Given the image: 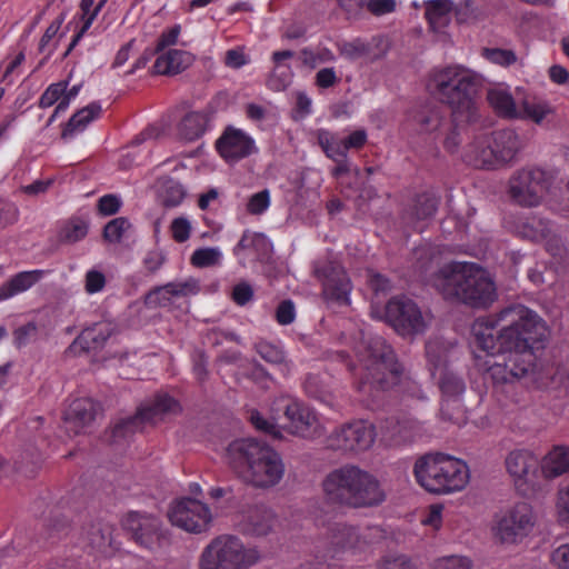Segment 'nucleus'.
Listing matches in <instances>:
<instances>
[{
    "label": "nucleus",
    "mask_w": 569,
    "mask_h": 569,
    "mask_svg": "<svg viewBox=\"0 0 569 569\" xmlns=\"http://www.w3.org/2000/svg\"><path fill=\"white\" fill-rule=\"evenodd\" d=\"M520 233L523 238L538 242L548 238L550 229L543 221L533 220L531 222H525L521 226Z\"/></svg>",
    "instance_id": "nucleus-46"
},
{
    "label": "nucleus",
    "mask_w": 569,
    "mask_h": 569,
    "mask_svg": "<svg viewBox=\"0 0 569 569\" xmlns=\"http://www.w3.org/2000/svg\"><path fill=\"white\" fill-rule=\"evenodd\" d=\"M199 286L196 280L186 282H169L164 286H158L151 289L143 299L148 308L166 307L171 303V297H184L189 293H197Z\"/></svg>",
    "instance_id": "nucleus-22"
},
{
    "label": "nucleus",
    "mask_w": 569,
    "mask_h": 569,
    "mask_svg": "<svg viewBox=\"0 0 569 569\" xmlns=\"http://www.w3.org/2000/svg\"><path fill=\"white\" fill-rule=\"evenodd\" d=\"M438 386L442 395L440 408L441 417L453 423L465 421V407L460 402V397L466 391L463 378L451 368L442 369L437 377Z\"/></svg>",
    "instance_id": "nucleus-14"
},
{
    "label": "nucleus",
    "mask_w": 569,
    "mask_h": 569,
    "mask_svg": "<svg viewBox=\"0 0 569 569\" xmlns=\"http://www.w3.org/2000/svg\"><path fill=\"white\" fill-rule=\"evenodd\" d=\"M71 525L70 521L60 512L51 513L44 526V533L48 540H59L68 536Z\"/></svg>",
    "instance_id": "nucleus-40"
},
{
    "label": "nucleus",
    "mask_w": 569,
    "mask_h": 569,
    "mask_svg": "<svg viewBox=\"0 0 569 569\" xmlns=\"http://www.w3.org/2000/svg\"><path fill=\"white\" fill-rule=\"evenodd\" d=\"M107 1L108 0H100L98 2V4L94 7V9L91 11V13L87 17L86 21H83V26L81 27V29L73 37V39H72L71 43L69 44L67 51L64 52L63 57H67L73 50V48L77 46L79 40L84 34V32L90 28L92 21L94 20V18L97 17V14L102 9V7L106 4Z\"/></svg>",
    "instance_id": "nucleus-53"
},
{
    "label": "nucleus",
    "mask_w": 569,
    "mask_h": 569,
    "mask_svg": "<svg viewBox=\"0 0 569 569\" xmlns=\"http://www.w3.org/2000/svg\"><path fill=\"white\" fill-rule=\"evenodd\" d=\"M101 113V106L98 102H91L87 107L78 110L66 123L61 132V138L66 139L76 131L83 130L92 120Z\"/></svg>",
    "instance_id": "nucleus-31"
},
{
    "label": "nucleus",
    "mask_w": 569,
    "mask_h": 569,
    "mask_svg": "<svg viewBox=\"0 0 569 569\" xmlns=\"http://www.w3.org/2000/svg\"><path fill=\"white\" fill-rule=\"evenodd\" d=\"M43 271H22L13 276L9 281L0 287V300L8 299L17 293L26 291L38 282Z\"/></svg>",
    "instance_id": "nucleus-30"
},
{
    "label": "nucleus",
    "mask_w": 569,
    "mask_h": 569,
    "mask_svg": "<svg viewBox=\"0 0 569 569\" xmlns=\"http://www.w3.org/2000/svg\"><path fill=\"white\" fill-rule=\"evenodd\" d=\"M216 147L226 160H239L251 153L253 141L241 130L229 128L217 140Z\"/></svg>",
    "instance_id": "nucleus-23"
},
{
    "label": "nucleus",
    "mask_w": 569,
    "mask_h": 569,
    "mask_svg": "<svg viewBox=\"0 0 569 569\" xmlns=\"http://www.w3.org/2000/svg\"><path fill=\"white\" fill-rule=\"evenodd\" d=\"M552 177L542 169H522L509 181V194L522 207H535L547 193Z\"/></svg>",
    "instance_id": "nucleus-10"
},
{
    "label": "nucleus",
    "mask_w": 569,
    "mask_h": 569,
    "mask_svg": "<svg viewBox=\"0 0 569 569\" xmlns=\"http://www.w3.org/2000/svg\"><path fill=\"white\" fill-rule=\"evenodd\" d=\"M368 11L373 16H383L396 10V0H369L365 1Z\"/></svg>",
    "instance_id": "nucleus-58"
},
{
    "label": "nucleus",
    "mask_w": 569,
    "mask_h": 569,
    "mask_svg": "<svg viewBox=\"0 0 569 569\" xmlns=\"http://www.w3.org/2000/svg\"><path fill=\"white\" fill-rule=\"evenodd\" d=\"M376 429L370 422L358 420L343 425L328 438V447L345 452L368 450L375 442Z\"/></svg>",
    "instance_id": "nucleus-16"
},
{
    "label": "nucleus",
    "mask_w": 569,
    "mask_h": 569,
    "mask_svg": "<svg viewBox=\"0 0 569 569\" xmlns=\"http://www.w3.org/2000/svg\"><path fill=\"white\" fill-rule=\"evenodd\" d=\"M181 411L179 401L167 392H157L138 409L143 423L150 425H157Z\"/></svg>",
    "instance_id": "nucleus-21"
},
{
    "label": "nucleus",
    "mask_w": 569,
    "mask_h": 569,
    "mask_svg": "<svg viewBox=\"0 0 569 569\" xmlns=\"http://www.w3.org/2000/svg\"><path fill=\"white\" fill-rule=\"evenodd\" d=\"M313 274L321 282L322 295L327 301L349 305L351 282L341 264L333 261L316 263Z\"/></svg>",
    "instance_id": "nucleus-17"
},
{
    "label": "nucleus",
    "mask_w": 569,
    "mask_h": 569,
    "mask_svg": "<svg viewBox=\"0 0 569 569\" xmlns=\"http://www.w3.org/2000/svg\"><path fill=\"white\" fill-rule=\"evenodd\" d=\"M472 562L466 557H447L437 561L435 569H471Z\"/></svg>",
    "instance_id": "nucleus-59"
},
{
    "label": "nucleus",
    "mask_w": 569,
    "mask_h": 569,
    "mask_svg": "<svg viewBox=\"0 0 569 569\" xmlns=\"http://www.w3.org/2000/svg\"><path fill=\"white\" fill-rule=\"evenodd\" d=\"M483 56L495 63L501 66H510L516 62L517 57L512 50L500 49V48H485Z\"/></svg>",
    "instance_id": "nucleus-49"
},
{
    "label": "nucleus",
    "mask_w": 569,
    "mask_h": 569,
    "mask_svg": "<svg viewBox=\"0 0 569 569\" xmlns=\"http://www.w3.org/2000/svg\"><path fill=\"white\" fill-rule=\"evenodd\" d=\"M124 527L140 546L149 550L167 548L171 545V535L162 527L160 519L152 515L131 511L124 520Z\"/></svg>",
    "instance_id": "nucleus-11"
},
{
    "label": "nucleus",
    "mask_w": 569,
    "mask_h": 569,
    "mask_svg": "<svg viewBox=\"0 0 569 569\" xmlns=\"http://www.w3.org/2000/svg\"><path fill=\"white\" fill-rule=\"evenodd\" d=\"M569 471V447H556L545 466L548 477H558Z\"/></svg>",
    "instance_id": "nucleus-37"
},
{
    "label": "nucleus",
    "mask_w": 569,
    "mask_h": 569,
    "mask_svg": "<svg viewBox=\"0 0 569 569\" xmlns=\"http://www.w3.org/2000/svg\"><path fill=\"white\" fill-rule=\"evenodd\" d=\"M224 459L239 479L258 489L277 486L284 475L281 456L256 439L233 440L226 448Z\"/></svg>",
    "instance_id": "nucleus-4"
},
{
    "label": "nucleus",
    "mask_w": 569,
    "mask_h": 569,
    "mask_svg": "<svg viewBox=\"0 0 569 569\" xmlns=\"http://www.w3.org/2000/svg\"><path fill=\"white\" fill-rule=\"evenodd\" d=\"M366 371V376L359 386L360 390L366 385L376 389L388 390L398 385L402 367L398 362L391 346L382 339H375L368 346Z\"/></svg>",
    "instance_id": "nucleus-8"
},
{
    "label": "nucleus",
    "mask_w": 569,
    "mask_h": 569,
    "mask_svg": "<svg viewBox=\"0 0 569 569\" xmlns=\"http://www.w3.org/2000/svg\"><path fill=\"white\" fill-rule=\"evenodd\" d=\"M274 521V513L270 509L256 506L249 510L242 521L241 530L248 536L263 537L272 530Z\"/></svg>",
    "instance_id": "nucleus-26"
},
{
    "label": "nucleus",
    "mask_w": 569,
    "mask_h": 569,
    "mask_svg": "<svg viewBox=\"0 0 569 569\" xmlns=\"http://www.w3.org/2000/svg\"><path fill=\"white\" fill-rule=\"evenodd\" d=\"M443 108L433 101L415 104L408 112V121L418 133H435L445 123Z\"/></svg>",
    "instance_id": "nucleus-20"
},
{
    "label": "nucleus",
    "mask_w": 569,
    "mask_h": 569,
    "mask_svg": "<svg viewBox=\"0 0 569 569\" xmlns=\"http://www.w3.org/2000/svg\"><path fill=\"white\" fill-rule=\"evenodd\" d=\"M321 486L327 502L341 508H373L387 499L380 481L355 465L348 463L331 470Z\"/></svg>",
    "instance_id": "nucleus-5"
},
{
    "label": "nucleus",
    "mask_w": 569,
    "mask_h": 569,
    "mask_svg": "<svg viewBox=\"0 0 569 569\" xmlns=\"http://www.w3.org/2000/svg\"><path fill=\"white\" fill-rule=\"evenodd\" d=\"M256 350L260 355V357L267 362L274 366H279L281 368V371L288 370L286 356L280 348L269 342H259L256 346Z\"/></svg>",
    "instance_id": "nucleus-42"
},
{
    "label": "nucleus",
    "mask_w": 569,
    "mask_h": 569,
    "mask_svg": "<svg viewBox=\"0 0 569 569\" xmlns=\"http://www.w3.org/2000/svg\"><path fill=\"white\" fill-rule=\"evenodd\" d=\"M38 335V327L36 322L30 321L26 325L17 328L13 331V342L18 349L22 348L27 343H29L31 340L36 339Z\"/></svg>",
    "instance_id": "nucleus-48"
},
{
    "label": "nucleus",
    "mask_w": 569,
    "mask_h": 569,
    "mask_svg": "<svg viewBox=\"0 0 569 569\" xmlns=\"http://www.w3.org/2000/svg\"><path fill=\"white\" fill-rule=\"evenodd\" d=\"M438 199L429 193L418 194L413 204L403 213V221L412 230L421 232L425 226L420 222L430 219L437 211Z\"/></svg>",
    "instance_id": "nucleus-25"
},
{
    "label": "nucleus",
    "mask_w": 569,
    "mask_h": 569,
    "mask_svg": "<svg viewBox=\"0 0 569 569\" xmlns=\"http://www.w3.org/2000/svg\"><path fill=\"white\" fill-rule=\"evenodd\" d=\"M518 113L520 118H526L537 124H541L549 116L555 113V110L548 102L532 98L522 101Z\"/></svg>",
    "instance_id": "nucleus-35"
},
{
    "label": "nucleus",
    "mask_w": 569,
    "mask_h": 569,
    "mask_svg": "<svg viewBox=\"0 0 569 569\" xmlns=\"http://www.w3.org/2000/svg\"><path fill=\"white\" fill-rule=\"evenodd\" d=\"M192 61L190 53L171 49L156 59L154 72L158 74H177L184 70Z\"/></svg>",
    "instance_id": "nucleus-27"
},
{
    "label": "nucleus",
    "mask_w": 569,
    "mask_h": 569,
    "mask_svg": "<svg viewBox=\"0 0 569 569\" xmlns=\"http://www.w3.org/2000/svg\"><path fill=\"white\" fill-rule=\"evenodd\" d=\"M475 343L488 355L508 353L503 363L490 365L488 372L497 383H508L535 370L536 352L543 350L550 331L546 321L520 303L502 308L493 318L473 326Z\"/></svg>",
    "instance_id": "nucleus-1"
},
{
    "label": "nucleus",
    "mask_w": 569,
    "mask_h": 569,
    "mask_svg": "<svg viewBox=\"0 0 569 569\" xmlns=\"http://www.w3.org/2000/svg\"><path fill=\"white\" fill-rule=\"evenodd\" d=\"M220 251L216 248H200L191 256V264L197 268L214 266L220 260Z\"/></svg>",
    "instance_id": "nucleus-45"
},
{
    "label": "nucleus",
    "mask_w": 569,
    "mask_h": 569,
    "mask_svg": "<svg viewBox=\"0 0 569 569\" xmlns=\"http://www.w3.org/2000/svg\"><path fill=\"white\" fill-rule=\"evenodd\" d=\"M186 197L183 187L173 180H168L163 184V192L161 194V203L166 208L179 206Z\"/></svg>",
    "instance_id": "nucleus-43"
},
{
    "label": "nucleus",
    "mask_w": 569,
    "mask_h": 569,
    "mask_svg": "<svg viewBox=\"0 0 569 569\" xmlns=\"http://www.w3.org/2000/svg\"><path fill=\"white\" fill-rule=\"evenodd\" d=\"M86 539L92 549L103 551L111 545V527L100 522L92 523L87 530Z\"/></svg>",
    "instance_id": "nucleus-38"
},
{
    "label": "nucleus",
    "mask_w": 569,
    "mask_h": 569,
    "mask_svg": "<svg viewBox=\"0 0 569 569\" xmlns=\"http://www.w3.org/2000/svg\"><path fill=\"white\" fill-rule=\"evenodd\" d=\"M190 230H191L190 223L186 218H182V217L176 218L171 222L172 238L177 242L187 241L190 237Z\"/></svg>",
    "instance_id": "nucleus-60"
},
{
    "label": "nucleus",
    "mask_w": 569,
    "mask_h": 569,
    "mask_svg": "<svg viewBox=\"0 0 569 569\" xmlns=\"http://www.w3.org/2000/svg\"><path fill=\"white\" fill-rule=\"evenodd\" d=\"M508 472L516 479H526L538 469V460L525 450L512 451L506 459Z\"/></svg>",
    "instance_id": "nucleus-28"
},
{
    "label": "nucleus",
    "mask_w": 569,
    "mask_h": 569,
    "mask_svg": "<svg viewBox=\"0 0 569 569\" xmlns=\"http://www.w3.org/2000/svg\"><path fill=\"white\" fill-rule=\"evenodd\" d=\"M67 87V80L50 84L42 93L39 100V107L43 109L49 108L53 106L57 101H60L62 99V94L66 92Z\"/></svg>",
    "instance_id": "nucleus-47"
},
{
    "label": "nucleus",
    "mask_w": 569,
    "mask_h": 569,
    "mask_svg": "<svg viewBox=\"0 0 569 569\" xmlns=\"http://www.w3.org/2000/svg\"><path fill=\"white\" fill-rule=\"evenodd\" d=\"M284 419L282 428L291 435L313 439L322 433L316 413L302 403H288L284 408Z\"/></svg>",
    "instance_id": "nucleus-19"
},
{
    "label": "nucleus",
    "mask_w": 569,
    "mask_h": 569,
    "mask_svg": "<svg viewBox=\"0 0 569 569\" xmlns=\"http://www.w3.org/2000/svg\"><path fill=\"white\" fill-rule=\"evenodd\" d=\"M521 144L513 129H501L491 133L487 144L478 150L476 164L483 169L495 170L510 163Z\"/></svg>",
    "instance_id": "nucleus-9"
},
{
    "label": "nucleus",
    "mask_w": 569,
    "mask_h": 569,
    "mask_svg": "<svg viewBox=\"0 0 569 569\" xmlns=\"http://www.w3.org/2000/svg\"><path fill=\"white\" fill-rule=\"evenodd\" d=\"M340 54L349 60H356L370 54L371 47L361 39H355L338 46Z\"/></svg>",
    "instance_id": "nucleus-44"
},
{
    "label": "nucleus",
    "mask_w": 569,
    "mask_h": 569,
    "mask_svg": "<svg viewBox=\"0 0 569 569\" xmlns=\"http://www.w3.org/2000/svg\"><path fill=\"white\" fill-rule=\"evenodd\" d=\"M121 207V201L116 194H106L98 200L97 210L101 216H113Z\"/></svg>",
    "instance_id": "nucleus-52"
},
{
    "label": "nucleus",
    "mask_w": 569,
    "mask_h": 569,
    "mask_svg": "<svg viewBox=\"0 0 569 569\" xmlns=\"http://www.w3.org/2000/svg\"><path fill=\"white\" fill-rule=\"evenodd\" d=\"M533 526L535 515L531 506L519 502L498 518L495 533L502 543H516L527 537Z\"/></svg>",
    "instance_id": "nucleus-13"
},
{
    "label": "nucleus",
    "mask_w": 569,
    "mask_h": 569,
    "mask_svg": "<svg viewBox=\"0 0 569 569\" xmlns=\"http://www.w3.org/2000/svg\"><path fill=\"white\" fill-rule=\"evenodd\" d=\"M426 6V19L432 31H440L450 22V12L453 10L451 0H429Z\"/></svg>",
    "instance_id": "nucleus-29"
},
{
    "label": "nucleus",
    "mask_w": 569,
    "mask_h": 569,
    "mask_svg": "<svg viewBox=\"0 0 569 569\" xmlns=\"http://www.w3.org/2000/svg\"><path fill=\"white\" fill-rule=\"evenodd\" d=\"M413 473L418 483L435 495L462 490L469 480L467 465L441 452L420 457L415 463Z\"/></svg>",
    "instance_id": "nucleus-6"
},
{
    "label": "nucleus",
    "mask_w": 569,
    "mask_h": 569,
    "mask_svg": "<svg viewBox=\"0 0 569 569\" xmlns=\"http://www.w3.org/2000/svg\"><path fill=\"white\" fill-rule=\"evenodd\" d=\"M455 17L458 23H468L476 19L473 1L463 0L457 6L453 4Z\"/></svg>",
    "instance_id": "nucleus-56"
},
{
    "label": "nucleus",
    "mask_w": 569,
    "mask_h": 569,
    "mask_svg": "<svg viewBox=\"0 0 569 569\" xmlns=\"http://www.w3.org/2000/svg\"><path fill=\"white\" fill-rule=\"evenodd\" d=\"M261 559L256 548H246L242 541L232 535L213 538L202 550L199 569H249Z\"/></svg>",
    "instance_id": "nucleus-7"
},
{
    "label": "nucleus",
    "mask_w": 569,
    "mask_h": 569,
    "mask_svg": "<svg viewBox=\"0 0 569 569\" xmlns=\"http://www.w3.org/2000/svg\"><path fill=\"white\" fill-rule=\"evenodd\" d=\"M102 412L99 402L91 398L74 399L63 412V427L69 436L87 432L97 416Z\"/></svg>",
    "instance_id": "nucleus-18"
},
{
    "label": "nucleus",
    "mask_w": 569,
    "mask_h": 569,
    "mask_svg": "<svg viewBox=\"0 0 569 569\" xmlns=\"http://www.w3.org/2000/svg\"><path fill=\"white\" fill-rule=\"evenodd\" d=\"M143 425L144 423L138 411L134 416L120 420L111 429L112 441L117 442L119 440L127 439L128 437L134 435L137 431L142 430Z\"/></svg>",
    "instance_id": "nucleus-39"
},
{
    "label": "nucleus",
    "mask_w": 569,
    "mask_h": 569,
    "mask_svg": "<svg viewBox=\"0 0 569 569\" xmlns=\"http://www.w3.org/2000/svg\"><path fill=\"white\" fill-rule=\"evenodd\" d=\"M489 104L495 111L506 118H518L519 113L511 94L502 90H489L487 94Z\"/></svg>",
    "instance_id": "nucleus-36"
},
{
    "label": "nucleus",
    "mask_w": 569,
    "mask_h": 569,
    "mask_svg": "<svg viewBox=\"0 0 569 569\" xmlns=\"http://www.w3.org/2000/svg\"><path fill=\"white\" fill-rule=\"evenodd\" d=\"M332 531L335 533V543L341 548L352 545L356 539L355 528L350 526L337 523Z\"/></svg>",
    "instance_id": "nucleus-51"
},
{
    "label": "nucleus",
    "mask_w": 569,
    "mask_h": 569,
    "mask_svg": "<svg viewBox=\"0 0 569 569\" xmlns=\"http://www.w3.org/2000/svg\"><path fill=\"white\" fill-rule=\"evenodd\" d=\"M231 298L238 306H244L252 300L253 289L247 281H241L233 287Z\"/></svg>",
    "instance_id": "nucleus-55"
},
{
    "label": "nucleus",
    "mask_w": 569,
    "mask_h": 569,
    "mask_svg": "<svg viewBox=\"0 0 569 569\" xmlns=\"http://www.w3.org/2000/svg\"><path fill=\"white\" fill-rule=\"evenodd\" d=\"M131 228L130 221L126 217H118L103 227L102 238L110 243L121 242L123 233Z\"/></svg>",
    "instance_id": "nucleus-41"
},
{
    "label": "nucleus",
    "mask_w": 569,
    "mask_h": 569,
    "mask_svg": "<svg viewBox=\"0 0 569 569\" xmlns=\"http://www.w3.org/2000/svg\"><path fill=\"white\" fill-rule=\"evenodd\" d=\"M385 317L386 321L403 337L421 333L426 329L420 308L405 296L388 301Z\"/></svg>",
    "instance_id": "nucleus-12"
},
{
    "label": "nucleus",
    "mask_w": 569,
    "mask_h": 569,
    "mask_svg": "<svg viewBox=\"0 0 569 569\" xmlns=\"http://www.w3.org/2000/svg\"><path fill=\"white\" fill-rule=\"evenodd\" d=\"M551 562L557 569H569V545H562L551 553Z\"/></svg>",
    "instance_id": "nucleus-64"
},
{
    "label": "nucleus",
    "mask_w": 569,
    "mask_h": 569,
    "mask_svg": "<svg viewBox=\"0 0 569 569\" xmlns=\"http://www.w3.org/2000/svg\"><path fill=\"white\" fill-rule=\"evenodd\" d=\"M251 422L258 430L272 436L274 439L281 438V433L278 427L274 423L266 420L259 412L251 415Z\"/></svg>",
    "instance_id": "nucleus-62"
},
{
    "label": "nucleus",
    "mask_w": 569,
    "mask_h": 569,
    "mask_svg": "<svg viewBox=\"0 0 569 569\" xmlns=\"http://www.w3.org/2000/svg\"><path fill=\"white\" fill-rule=\"evenodd\" d=\"M170 522L188 532L201 533L207 531L212 521L209 507L193 498H182L169 510Z\"/></svg>",
    "instance_id": "nucleus-15"
},
{
    "label": "nucleus",
    "mask_w": 569,
    "mask_h": 569,
    "mask_svg": "<svg viewBox=\"0 0 569 569\" xmlns=\"http://www.w3.org/2000/svg\"><path fill=\"white\" fill-rule=\"evenodd\" d=\"M89 230V222L81 217L68 219L58 232V241L63 244H73L82 240Z\"/></svg>",
    "instance_id": "nucleus-34"
},
{
    "label": "nucleus",
    "mask_w": 569,
    "mask_h": 569,
    "mask_svg": "<svg viewBox=\"0 0 569 569\" xmlns=\"http://www.w3.org/2000/svg\"><path fill=\"white\" fill-rule=\"evenodd\" d=\"M428 283L445 300L475 309L488 308L497 299L492 279L476 263L452 261L430 274Z\"/></svg>",
    "instance_id": "nucleus-3"
},
{
    "label": "nucleus",
    "mask_w": 569,
    "mask_h": 569,
    "mask_svg": "<svg viewBox=\"0 0 569 569\" xmlns=\"http://www.w3.org/2000/svg\"><path fill=\"white\" fill-rule=\"evenodd\" d=\"M318 142L326 156L330 159H336L345 152V149H342L343 147L335 143L331 134L326 130H320L318 132Z\"/></svg>",
    "instance_id": "nucleus-50"
},
{
    "label": "nucleus",
    "mask_w": 569,
    "mask_h": 569,
    "mask_svg": "<svg viewBox=\"0 0 569 569\" xmlns=\"http://www.w3.org/2000/svg\"><path fill=\"white\" fill-rule=\"evenodd\" d=\"M106 284L104 274L97 270H90L86 274V290L89 293L99 292Z\"/></svg>",
    "instance_id": "nucleus-63"
},
{
    "label": "nucleus",
    "mask_w": 569,
    "mask_h": 569,
    "mask_svg": "<svg viewBox=\"0 0 569 569\" xmlns=\"http://www.w3.org/2000/svg\"><path fill=\"white\" fill-rule=\"evenodd\" d=\"M426 357L435 378L442 369L450 368L449 348L440 340H430L426 343Z\"/></svg>",
    "instance_id": "nucleus-33"
},
{
    "label": "nucleus",
    "mask_w": 569,
    "mask_h": 569,
    "mask_svg": "<svg viewBox=\"0 0 569 569\" xmlns=\"http://www.w3.org/2000/svg\"><path fill=\"white\" fill-rule=\"evenodd\" d=\"M113 329L108 323H94L81 331L70 346V350L77 352H97L101 350L107 340L112 336Z\"/></svg>",
    "instance_id": "nucleus-24"
},
{
    "label": "nucleus",
    "mask_w": 569,
    "mask_h": 569,
    "mask_svg": "<svg viewBox=\"0 0 569 569\" xmlns=\"http://www.w3.org/2000/svg\"><path fill=\"white\" fill-rule=\"evenodd\" d=\"M432 81L440 101L451 109V126L442 144L448 152L455 153L462 142V131L478 120L475 97L480 82L475 74L453 68L439 71Z\"/></svg>",
    "instance_id": "nucleus-2"
},
{
    "label": "nucleus",
    "mask_w": 569,
    "mask_h": 569,
    "mask_svg": "<svg viewBox=\"0 0 569 569\" xmlns=\"http://www.w3.org/2000/svg\"><path fill=\"white\" fill-rule=\"evenodd\" d=\"M208 121L209 117L206 112H189L179 123V134L186 140L193 141L204 133Z\"/></svg>",
    "instance_id": "nucleus-32"
},
{
    "label": "nucleus",
    "mask_w": 569,
    "mask_h": 569,
    "mask_svg": "<svg viewBox=\"0 0 569 569\" xmlns=\"http://www.w3.org/2000/svg\"><path fill=\"white\" fill-rule=\"evenodd\" d=\"M270 197L267 189L253 194L247 204V210L252 214L262 213L269 206Z\"/></svg>",
    "instance_id": "nucleus-54"
},
{
    "label": "nucleus",
    "mask_w": 569,
    "mask_h": 569,
    "mask_svg": "<svg viewBox=\"0 0 569 569\" xmlns=\"http://www.w3.org/2000/svg\"><path fill=\"white\" fill-rule=\"evenodd\" d=\"M296 317L295 305L291 300H283L276 309V319L280 325H290Z\"/></svg>",
    "instance_id": "nucleus-57"
},
{
    "label": "nucleus",
    "mask_w": 569,
    "mask_h": 569,
    "mask_svg": "<svg viewBox=\"0 0 569 569\" xmlns=\"http://www.w3.org/2000/svg\"><path fill=\"white\" fill-rule=\"evenodd\" d=\"M557 509L559 520L569 526V481L558 492Z\"/></svg>",
    "instance_id": "nucleus-61"
}]
</instances>
